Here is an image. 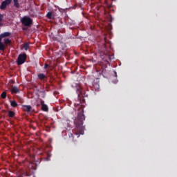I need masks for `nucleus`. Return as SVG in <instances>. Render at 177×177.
<instances>
[{
    "label": "nucleus",
    "instance_id": "18",
    "mask_svg": "<svg viewBox=\"0 0 177 177\" xmlns=\"http://www.w3.org/2000/svg\"><path fill=\"white\" fill-rule=\"evenodd\" d=\"M48 67H49V64H44V69L46 70V68H48Z\"/></svg>",
    "mask_w": 177,
    "mask_h": 177
},
{
    "label": "nucleus",
    "instance_id": "16",
    "mask_svg": "<svg viewBox=\"0 0 177 177\" xmlns=\"http://www.w3.org/2000/svg\"><path fill=\"white\" fill-rule=\"evenodd\" d=\"M48 19H49L50 20L52 19V12H48L46 15Z\"/></svg>",
    "mask_w": 177,
    "mask_h": 177
},
{
    "label": "nucleus",
    "instance_id": "21",
    "mask_svg": "<svg viewBox=\"0 0 177 177\" xmlns=\"http://www.w3.org/2000/svg\"><path fill=\"white\" fill-rule=\"evenodd\" d=\"M97 86H99V84H96Z\"/></svg>",
    "mask_w": 177,
    "mask_h": 177
},
{
    "label": "nucleus",
    "instance_id": "22",
    "mask_svg": "<svg viewBox=\"0 0 177 177\" xmlns=\"http://www.w3.org/2000/svg\"><path fill=\"white\" fill-rule=\"evenodd\" d=\"M71 136H73V134H71Z\"/></svg>",
    "mask_w": 177,
    "mask_h": 177
},
{
    "label": "nucleus",
    "instance_id": "4",
    "mask_svg": "<svg viewBox=\"0 0 177 177\" xmlns=\"http://www.w3.org/2000/svg\"><path fill=\"white\" fill-rule=\"evenodd\" d=\"M26 60H27V54H21L17 57V63L18 66H21V64H24V63H26Z\"/></svg>",
    "mask_w": 177,
    "mask_h": 177
},
{
    "label": "nucleus",
    "instance_id": "20",
    "mask_svg": "<svg viewBox=\"0 0 177 177\" xmlns=\"http://www.w3.org/2000/svg\"><path fill=\"white\" fill-rule=\"evenodd\" d=\"M115 77H117V72H114Z\"/></svg>",
    "mask_w": 177,
    "mask_h": 177
},
{
    "label": "nucleus",
    "instance_id": "9",
    "mask_svg": "<svg viewBox=\"0 0 177 177\" xmlns=\"http://www.w3.org/2000/svg\"><path fill=\"white\" fill-rule=\"evenodd\" d=\"M37 77H38L39 80H41V81H42V80H45V78H46V75H45L44 73L38 74Z\"/></svg>",
    "mask_w": 177,
    "mask_h": 177
},
{
    "label": "nucleus",
    "instance_id": "12",
    "mask_svg": "<svg viewBox=\"0 0 177 177\" xmlns=\"http://www.w3.org/2000/svg\"><path fill=\"white\" fill-rule=\"evenodd\" d=\"M3 41L5 45H10V44H12V41H10L9 39H4Z\"/></svg>",
    "mask_w": 177,
    "mask_h": 177
},
{
    "label": "nucleus",
    "instance_id": "1",
    "mask_svg": "<svg viewBox=\"0 0 177 177\" xmlns=\"http://www.w3.org/2000/svg\"><path fill=\"white\" fill-rule=\"evenodd\" d=\"M78 100L75 103V107H77V111H79L77 113V118L75 120V124L76 125L75 129V133L77 138L80 137V135H84V121H85V115H84V102H85V99H84V90L79 88L77 91Z\"/></svg>",
    "mask_w": 177,
    "mask_h": 177
},
{
    "label": "nucleus",
    "instance_id": "11",
    "mask_svg": "<svg viewBox=\"0 0 177 177\" xmlns=\"http://www.w3.org/2000/svg\"><path fill=\"white\" fill-rule=\"evenodd\" d=\"M16 115V113L13 112L12 111H8V116L10 117L11 118H13Z\"/></svg>",
    "mask_w": 177,
    "mask_h": 177
},
{
    "label": "nucleus",
    "instance_id": "15",
    "mask_svg": "<svg viewBox=\"0 0 177 177\" xmlns=\"http://www.w3.org/2000/svg\"><path fill=\"white\" fill-rule=\"evenodd\" d=\"M6 96H7L6 91H3V92L1 94V97L2 99H6Z\"/></svg>",
    "mask_w": 177,
    "mask_h": 177
},
{
    "label": "nucleus",
    "instance_id": "19",
    "mask_svg": "<svg viewBox=\"0 0 177 177\" xmlns=\"http://www.w3.org/2000/svg\"><path fill=\"white\" fill-rule=\"evenodd\" d=\"M106 57L108 59H110V55H109L108 53H106Z\"/></svg>",
    "mask_w": 177,
    "mask_h": 177
},
{
    "label": "nucleus",
    "instance_id": "2",
    "mask_svg": "<svg viewBox=\"0 0 177 177\" xmlns=\"http://www.w3.org/2000/svg\"><path fill=\"white\" fill-rule=\"evenodd\" d=\"M6 37H10V32H5L0 35V50L3 51L6 49L5 44H3V43H2V39L6 38Z\"/></svg>",
    "mask_w": 177,
    "mask_h": 177
},
{
    "label": "nucleus",
    "instance_id": "14",
    "mask_svg": "<svg viewBox=\"0 0 177 177\" xmlns=\"http://www.w3.org/2000/svg\"><path fill=\"white\" fill-rule=\"evenodd\" d=\"M30 48V44L26 43L24 45V50H28V48Z\"/></svg>",
    "mask_w": 177,
    "mask_h": 177
},
{
    "label": "nucleus",
    "instance_id": "8",
    "mask_svg": "<svg viewBox=\"0 0 177 177\" xmlns=\"http://www.w3.org/2000/svg\"><path fill=\"white\" fill-rule=\"evenodd\" d=\"M11 92L12 93H19V92H20V89L17 86H12Z\"/></svg>",
    "mask_w": 177,
    "mask_h": 177
},
{
    "label": "nucleus",
    "instance_id": "5",
    "mask_svg": "<svg viewBox=\"0 0 177 177\" xmlns=\"http://www.w3.org/2000/svg\"><path fill=\"white\" fill-rule=\"evenodd\" d=\"M11 3L12 0H5L1 3L0 9H1V10H3V9H6V6H8V5H10Z\"/></svg>",
    "mask_w": 177,
    "mask_h": 177
},
{
    "label": "nucleus",
    "instance_id": "17",
    "mask_svg": "<svg viewBox=\"0 0 177 177\" xmlns=\"http://www.w3.org/2000/svg\"><path fill=\"white\" fill-rule=\"evenodd\" d=\"M3 20V15L2 14H0V23Z\"/></svg>",
    "mask_w": 177,
    "mask_h": 177
},
{
    "label": "nucleus",
    "instance_id": "3",
    "mask_svg": "<svg viewBox=\"0 0 177 177\" xmlns=\"http://www.w3.org/2000/svg\"><path fill=\"white\" fill-rule=\"evenodd\" d=\"M21 23L26 26V27H30L32 24V19L30 17L24 16L21 19Z\"/></svg>",
    "mask_w": 177,
    "mask_h": 177
},
{
    "label": "nucleus",
    "instance_id": "6",
    "mask_svg": "<svg viewBox=\"0 0 177 177\" xmlns=\"http://www.w3.org/2000/svg\"><path fill=\"white\" fill-rule=\"evenodd\" d=\"M40 104L41 106L42 111H49V108L48 107V105L45 104V101L41 100Z\"/></svg>",
    "mask_w": 177,
    "mask_h": 177
},
{
    "label": "nucleus",
    "instance_id": "7",
    "mask_svg": "<svg viewBox=\"0 0 177 177\" xmlns=\"http://www.w3.org/2000/svg\"><path fill=\"white\" fill-rule=\"evenodd\" d=\"M22 107L24 109V111H26L27 113H30V111L32 110V107L30 105H23Z\"/></svg>",
    "mask_w": 177,
    "mask_h": 177
},
{
    "label": "nucleus",
    "instance_id": "10",
    "mask_svg": "<svg viewBox=\"0 0 177 177\" xmlns=\"http://www.w3.org/2000/svg\"><path fill=\"white\" fill-rule=\"evenodd\" d=\"M10 103L12 107H17V102L15 100H10Z\"/></svg>",
    "mask_w": 177,
    "mask_h": 177
},
{
    "label": "nucleus",
    "instance_id": "13",
    "mask_svg": "<svg viewBox=\"0 0 177 177\" xmlns=\"http://www.w3.org/2000/svg\"><path fill=\"white\" fill-rule=\"evenodd\" d=\"M14 6H15V8H20V4H19V0H14Z\"/></svg>",
    "mask_w": 177,
    "mask_h": 177
}]
</instances>
